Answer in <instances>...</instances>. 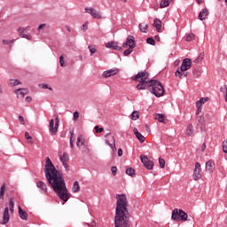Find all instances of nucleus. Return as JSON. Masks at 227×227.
Instances as JSON below:
<instances>
[{
    "mask_svg": "<svg viewBox=\"0 0 227 227\" xmlns=\"http://www.w3.org/2000/svg\"><path fill=\"white\" fill-rule=\"evenodd\" d=\"M44 175L46 180H48V184L51 185L54 192L59 200L64 201V203H67V201L70 200V193H68V189L65 184L63 174L59 170L56 169V167L49 157H46Z\"/></svg>",
    "mask_w": 227,
    "mask_h": 227,
    "instance_id": "1",
    "label": "nucleus"
},
{
    "mask_svg": "<svg viewBox=\"0 0 227 227\" xmlns=\"http://www.w3.org/2000/svg\"><path fill=\"white\" fill-rule=\"evenodd\" d=\"M116 207L114 216L115 227H129L130 226V213L129 212V202L127 201V195L117 194Z\"/></svg>",
    "mask_w": 227,
    "mask_h": 227,
    "instance_id": "2",
    "label": "nucleus"
},
{
    "mask_svg": "<svg viewBox=\"0 0 227 227\" xmlns=\"http://www.w3.org/2000/svg\"><path fill=\"white\" fill-rule=\"evenodd\" d=\"M134 81L139 82L136 87L138 90H146V88H148L149 91L156 97H162L165 93L162 83L157 80H150V74L146 71L138 72L134 77Z\"/></svg>",
    "mask_w": 227,
    "mask_h": 227,
    "instance_id": "3",
    "label": "nucleus"
},
{
    "mask_svg": "<svg viewBox=\"0 0 227 227\" xmlns=\"http://www.w3.org/2000/svg\"><path fill=\"white\" fill-rule=\"evenodd\" d=\"M172 219L173 221H186L188 215L182 209L175 208L172 211Z\"/></svg>",
    "mask_w": 227,
    "mask_h": 227,
    "instance_id": "4",
    "label": "nucleus"
},
{
    "mask_svg": "<svg viewBox=\"0 0 227 227\" xmlns=\"http://www.w3.org/2000/svg\"><path fill=\"white\" fill-rule=\"evenodd\" d=\"M84 13H89L92 19H102V14H100V12L97 11V9L93 7H86L84 9Z\"/></svg>",
    "mask_w": 227,
    "mask_h": 227,
    "instance_id": "5",
    "label": "nucleus"
},
{
    "mask_svg": "<svg viewBox=\"0 0 227 227\" xmlns=\"http://www.w3.org/2000/svg\"><path fill=\"white\" fill-rule=\"evenodd\" d=\"M55 124H54V119H51L50 121V133L51 136H54L58 132V127H59V118L57 116L55 119Z\"/></svg>",
    "mask_w": 227,
    "mask_h": 227,
    "instance_id": "6",
    "label": "nucleus"
},
{
    "mask_svg": "<svg viewBox=\"0 0 227 227\" xmlns=\"http://www.w3.org/2000/svg\"><path fill=\"white\" fill-rule=\"evenodd\" d=\"M59 159L61 162V164L64 166L66 171H68L69 166H68V160H70V157L68 156V153H62L59 155Z\"/></svg>",
    "mask_w": 227,
    "mask_h": 227,
    "instance_id": "7",
    "label": "nucleus"
},
{
    "mask_svg": "<svg viewBox=\"0 0 227 227\" xmlns=\"http://www.w3.org/2000/svg\"><path fill=\"white\" fill-rule=\"evenodd\" d=\"M141 162L146 169H153V161L150 160L146 156H140Z\"/></svg>",
    "mask_w": 227,
    "mask_h": 227,
    "instance_id": "8",
    "label": "nucleus"
},
{
    "mask_svg": "<svg viewBox=\"0 0 227 227\" xmlns=\"http://www.w3.org/2000/svg\"><path fill=\"white\" fill-rule=\"evenodd\" d=\"M122 47L127 49H134L136 47V42L134 41V35H129L126 39V42L123 43Z\"/></svg>",
    "mask_w": 227,
    "mask_h": 227,
    "instance_id": "9",
    "label": "nucleus"
},
{
    "mask_svg": "<svg viewBox=\"0 0 227 227\" xmlns=\"http://www.w3.org/2000/svg\"><path fill=\"white\" fill-rule=\"evenodd\" d=\"M106 144L108 145V146H110L113 153L116 152V142L114 140V137L109 135L106 139Z\"/></svg>",
    "mask_w": 227,
    "mask_h": 227,
    "instance_id": "10",
    "label": "nucleus"
},
{
    "mask_svg": "<svg viewBox=\"0 0 227 227\" xmlns=\"http://www.w3.org/2000/svg\"><path fill=\"white\" fill-rule=\"evenodd\" d=\"M29 29H31V27H27L26 28L24 27L18 28L19 36H20V38H26L27 40H31V35H29V34H24L26 33V31H29Z\"/></svg>",
    "mask_w": 227,
    "mask_h": 227,
    "instance_id": "11",
    "label": "nucleus"
},
{
    "mask_svg": "<svg viewBox=\"0 0 227 227\" xmlns=\"http://www.w3.org/2000/svg\"><path fill=\"white\" fill-rule=\"evenodd\" d=\"M201 164H200L199 162L195 163V169L193 171V180H200L201 178Z\"/></svg>",
    "mask_w": 227,
    "mask_h": 227,
    "instance_id": "12",
    "label": "nucleus"
},
{
    "mask_svg": "<svg viewBox=\"0 0 227 227\" xmlns=\"http://www.w3.org/2000/svg\"><path fill=\"white\" fill-rule=\"evenodd\" d=\"M192 64L191 59H184L180 67L181 72H187L191 68Z\"/></svg>",
    "mask_w": 227,
    "mask_h": 227,
    "instance_id": "13",
    "label": "nucleus"
},
{
    "mask_svg": "<svg viewBox=\"0 0 227 227\" xmlns=\"http://www.w3.org/2000/svg\"><path fill=\"white\" fill-rule=\"evenodd\" d=\"M10 222V208L6 207L4 211L3 221L1 224H8Z\"/></svg>",
    "mask_w": 227,
    "mask_h": 227,
    "instance_id": "14",
    "label": "nucleus"
},
{
    "mask_svg": "<svg viewBox=\"0 0 227 227\" xmlns=\"http://www.w3.org/2000/svg\"><path fill=\"white\" fill-rule=\"evenodd\" d=\"M153 26L156 28L157 33H160V31H162V21L160 20L157 18L154 19Z\"/></svg>",
    "mask_w": 227,
    "mask_h": 227,
    "instance_id": "15",
    "label": "nucleus"
},
{
    "mask_svg": "<svg viewBox=\"0 0 227 227\" xmlns=\"http://www.w3.org/2000/svg\"><path fill=\"white\" fill-rule=\"evenodd\" d=\"M116 74H118V69L117 68L109 69V70H106V71L103 72V77L107 79V77H111L112 75H116Z\"/></svg>",
    "mask_w": 227,
    "mask_h": 227,
    "instance_id": "16",
    "label": "nucleus"
},
{
    "mask_svg": "<svg viewBox=\"0 0 227 227\" xmlns=\"http://www.w3.org/2000/svg\"><path fill=\"white\" fill-rule=\"evenodd\" d=\"M106 49H113L114 51H121V47L118 46V43L109 42L106 43Z\"/></svg>",
    "mask_w": 227,
    "mask_h": 227,
    "instance_id": "17",
    "label": "nucleus"
},
{
    "mask_svg": "<svg viewBox=\"0 0 227 227\" xmlns=\"http://www.w3.org/2000/svg\"><path fill=\"white\" fill-rule=\"evenodd\" d=\"M19 98H24L27 95V90L26 89H18L14 91Z\"/></svg>",
    "mask_w": 227,
    "mask_h": 227,
    "instance_id": "18",
    "label": "nucleus"
},
{
    "mask_svg": "<svg viewBox=\"0 0 227 227\" xmlns=\"http://www.w3.org/2000/svg\"><path fill=\"white\" fill-rule=\"evenodd\" d=\"M207 17H208V9L204 8L200 12L198 18L200 20H205Z\"/></svg>",
    "mask_w": 227,
    "mask_h": 227,
    "instance_id": "19",
    "label": "nucleus"
},
{
    "mask_svg": "<svg viewBox=\"0 0 227 227\" xmlns=\"http://www.w3.org/2000/svg\"><path fill=\"white\" fill-rule=\"evenodd\" d=\"M36 185H37L38 189L41 190V192L43 194H47V184H45V183L39 181V182H37Z\"/></svg>",
    "mask_w": 227,
    "mask_h": 227,
    "instance_id": "20",
    "label": "nucleus"
},
{
    "mask_svg": "<svg viewBox=\"0 0 227 227\" xmlns=\"http://www.w3.org/2000/svg\"><path fill=\"white\" fill-rule=\"evenodd\" d=\"M215 164L212 160L206 162V169L208 171V173H213Z\"/></svg>",
    "mask_w": 227,
    "mask_h": 227,
    "instance_id": "21",
    "label": "nucleus"
},
{
    "mask_svg": "<svg viewBox=\"0 0 227 227\" xmlns=\"http://www.w3.org/2000/svg\"><path fill=\"white\" fill-rule=\"evenodd\" d=\"M18 212H19V215H20V219H22V221H27V213L26 211H24L22 209V207H20V206L18 207Z\"/></svg>",
    "mask_w": 227,
    "mask_h": 227,
    "instance_id": "22",
    "label": "nucleus"
},
{
    "mask_svg": "<svg viewBox=\"0 0 227 227\" xmlns=\"http://www.w3.org/2000/svg\"><path fill=\"white\" fill-rule=\"evenodd\" d=\"M184 72L185 71H182V68L180 67L175 72V75L179 79H184V77H187V73H184Z\"/></svg>",
    "mask_w": 227,
    "mask_h": 227,
    "instance_id": "23",
    "label": "nucleus"
},
{
    "mask_svg": "<svg viewBox=\"0 0 227 227\" xmlns=\"http://www.w3.org/2000/svg\"><path fill=\"white\" fill-rule=\"evenodd\" d=\"M134 134L140 143H145V136H143L137 129H134Z\"/></svg>",
    "mask_w": 227,
    "mask_h": 227,
    "instance_id": "24",
    "label": "nucleus"
},
{
    "mask_svg": "<svg viewBox=\"0 0 227 227\" xmlns=\"http://www.w3.org/2000/svg\"><path fill=\"white\" fill-rule=\"evenodd\" d=\"M186 136H192L194 134V126L192 124H189L186 128Z\"/></svg>",
    "mask_w": 227,
    "mask_h": 227,
    "instance_id": "25",
    "label": "nucleus"
},
{
    "mask_svg": "<svg viewBox=\"0 0 227 227\" xmlns=\"http://www.w3.org/2000/svg\"><path fill=\"white\" fill-rule=\"evenodd\" d=\"M139 29L141 31V33H148V24L146 23H140L138 25Z\"/></svg>",
    "mask_w": 227,
    "mask_h": 227,
    "instance_id": "26",
    "label": "nucleus"
},
{
    "mask_svg": "<svg viewBox=\"0 0 227 227\" xmlns=\"http://www.w3.org/2000/svg\"><path fill=\"white\" fill-rule=\"evenodd\" d=\"M205 102H208V98H201L200 100L196 103V107H201Z\"/></svg>",
    "mask_w": 227,
    "mask_h": 227,
    "instance_id": "27",
    "label": "nucleus"
},
{
    "mask_svg": "<svg viewBox=\"0 0 227 227\" xmlns=\"http://www.w3.org/2000/svg\"><path fill=\"white\" fill-rule=\"evenodd\" d=\"M73 192H79L81 191V186H79V182L75 181L72 187Z\"/></svg>",
    "mask_w": 227,
    "mask_h": 227,
    "instance_id": "28",
    "label": "nucleus"
},
{
    "mask_svg": "<svg viewBox=\"0 0 227 227\" xmlns=\"http://www.w3.org/2000/svg\"><path fill=\"white\" fill-rule=\"evenodd\" d=\"M169 3H171V0H161L160 8H168V6H169Z\"/></svg>",
    "mask_w": 227,
    "mask_h": 227,
    "instance_id": "29",
    "label": "nucleus"
},
{
    "mask_svg": "<svg viewBox=\"0 0 227 227\" xmlns=\"http://www.w3.org/2000/svg\"><path fill=\"white\" fill-rule=\"evenodd\" d=\"M76 146L81 148V146H84V141H82V136H79L77 137Z\"/></svg>",
    "mask_w": 227,
    "mask_h": 227,
    "instance_id": "30",
    "label": "nucleus"
},
{
    "mask_svg": "<svg viewBox=\"0 0 227 227\" xmlns=\"http://www.w3.org/2000/svg\"><path fill=\"white\" fill-rule=\"evenodd\" d=\"M155 120L160 121V123H164V115L161 114H155Z\"/></svg>",
    "mask_w": 227,
    "mask_h": 227,
    "instance_id": "31",
    "label": "nucleus"
},
{
    "mask_svg": "<svg viewBox=\"0 0 227 227\" xmlns=\"http://www.w3.org/2000/svg\"><path fill=\"white\" fill-rule=\"evenodd\" d=\"M126 175H129V176H134V175H136V170L132 168H128L126 169Z\"/></svg>",
    "mask_w": 227,
    "mask_h": 227,
    "instance_id": "32",
    "label": "nucleus"
},
{
    "mask_svg": "<svg viewBox=\"0 0 227 227\" xmlns=\"http://www.w3.org/2000/svg\"><path fill=\"white\" fill-rule=\"evenodd\" d=\"M205 58V54L204 53H200L198 58H196L194 60H193V63H200L201 61H203V59Z\"/></svg>",
    "mask_w": 227,
    "mask_h": 227,
    "instance_id": "33",
    "label": "nucleus"
},
{
    "mask_svg": "<svg viewBox=\"0 0 227 227\" xmlns=\"http://www.w3.org/2000/svg\"><path fill=\"white\" fill-rule=\"evenodd\" d=\"M5 185L3 184L0 188V200H4V189H5Z\"/></svg>",
    "mask_w": 227,
    "mask_h": 227,
    "instance_id": "34",
    "label": "nucleus"
},
{
    "mask_svg": "<svg viewBox=\"0 0 227 227\" xmlns=\"http://www.w3.org/2000/svg\"><path fill=\"white\" fill-rule=\"evenodd\" d=\"M10 84L12 86H19V84H20V81H19L17 79H11L10 80Z\"/></svg>",
    "mask_w": 227,
    "mask_h": 227,
    "instance_id": "35",
    "label": "nucleus"
},
{
    "mask_svg": "<svg viewBox=\"0 0 227 227\" xmlns=\"http://www.w3.org/2000/svg\"><path fill=\"white\" fill-rule=\"evenodd\" d=\"M159 164H160V168H161V169H164L166 166V160H164V159L162 158H159Z\"/></svg>",
    "mask_w": 227,
    "mask_h": 227,
    "instance_id": "36",
    "label": "nucleus"
},
{
    "mask_svg": "<svg viewBox=\"0 0 227 227\" xmlns=\"http://www.w3.org/2000/svg\"><path fill=\"white\" fill-rule=\"evenodd\" d=\"M221 93H224L225 91V102H227V85H223V87L220 88Z\"/></svg>",
    "mask_w": 227,
    "mask_h": 227,
    "instance_id": "37",
    "label": "nucleus"
},
{
    "mask_svg": "<svg viewBox=\"0 0 227 227\" xmlns=\"http://www.w3.org/2000/svg\"><path fill=\"white\" fill-rule=\"evenodd\" d=\"M39 88H42V90H50V91H52V87H49V85L44 83L39 84Z\"/></svg>",
    "mask_w": 227,
    "mask_h": 227,
    "instance_id": "38",
    "label": "nucleus"
},
{
    "mask_svg": "<svg viewBox=\"0 0 227 227\" xmlns=\"http://www.w3.org/2000/svg\"><path fill=\"white\" fill-rule=\"evenodd\" d=\"M197 121L200 124L203 125L205 123V116L200 115L197 117Z\"/></svg>",
    "mask_w": 227,
    "mask_h": 227,
    "instance_id": "39",
    "label": "nucleus"
},
{
    "mask_svg": "<svg viewBox=\"0 0 227 227\" xmlns=\"http://www.w3.org/2000/svg\"><path fill=\"white\" fill-rule=\"evenodd\" d=\"M25 138L28 141V143L30 145H33V141H31V139H33V137H31V136H29V132H25Z\"/></svg>",
    "mask_w": 227,
    "mask_h": 227,
    "instance_id": "40",
    "label": "nucleus"
},
{
    "mask_svg": "<svg viewBox=\"0 0 227 227\" xmlns=\"http://www.w3.org/2000/svg\"><path fill=\"white\" fill-rule=\"evenodd\" d=\"M192 74H193L194 77H200V75H201V70L193 69Z\"/></svg>",
    "mask_w": 227,
    "mask_h": 227,
    "instance_id": "41",
    "label": "nucleus"
},
{
    "mask_svg": "<svg viewBox=\"0 0 227 227\" xmlns=\"http://www.w3.org/2000/svg\"><path fill=\"white\" fill-rule=\"evenodd\" d=\"M131 118H132V120H137V118H139V112L134 111V112L131 114Z\"/></svg>",
    "mask_w": 227,
    "mask_h": 227,
    "instance_id": "42",
    "label": "nucleus"
},
{
    "mask_svg": "<svg viewBox=\"0 0 227 227\" xmlns=\"http://www.w3.org/2000/svg\"><path fill=\"white\" fill-rule=\"evenodd\" d=\"M13 208H14L13 199H10V201H9V210H10V212H13Z\"/></svg>",
    "mask_w": 227,
    "mask_h": 227,
    "instance_id": "43",
    "label": "nucleus"
},
{
    "mask_svg": "<svg viewBox=\"0 0 227 227\" xmlns=\"http://www.w3.org/2000/svg\"><path fill=\"white\" fill-rule=\"evenodd\" d=\"M194 38H195L194 34H189V35L186 36V42H192Z\"/></svg>",
    "mask_w": 227,
    "mask_h": 227,
    "instance_id": "44",
    "label": "nucleus"
},
{
    "mask_svg": "<svg viewBox=\"0 0 227 227\" xmlns=\"http://www.w3.org/2000/svg\"><path fill=\"white\" fill-rule=\"evenodd\" d=\"M41 29H49V25H47V24L39 25L37 27V30L40 31Z\"/></svg>",
    "mask_w": 227,
    "mask_h": 227,
    "instance_id": "45",
    "label": "nucleus"
},
{
    "mask_svg": "<svg viewBox=\"0 0 227 227\" xmlns=\"http://www.w3.org/2000/svg\"><path fill=\"white\" fill-rule=\"evenodd\" d=\"M2 42H3L4 45H10V43H13V42H15V39H12V40L4 39Z\"/></svg>",
    "mask_w": 227,
    "mask_h": 227,
    "instance_id": "46",
    "label": "nucleus"
},
{
    "mask_svg": "<svg viewBox=\"0 0 227 227\" xmlns=\"http://www.w3.org/2000/svg\"><path fill=\"white\" fill-rule=\"evenodd\" d=\"M146 42H147V43H149V45H155V40L153 39V37H148L146 39Z\"/></svg>",
    "mask_w": 227,
    "mask_h": 227,
    "instance_id": "47",
    "label": "nucleus"
},
{
    "mask_svg": "<svg viewBox=\"0 0 227 227\" xmlns=\"http://www.w3.org/2000/svg\"><path fill=\"white\" fill-rule=\"evenodd\" d=\"M89 51L90 52V56H93L95 52H97V49L93 46H89Z\"/></svg>",
    "mask_w": 227,
    "mask_h": 227,
    "instance_id": "48",
    "label": "nucleus"
},
{
    "mask_svg": "<svg viewBox=\"0 0 227 227\" xmlns=\"http://www.w3.org/2000/svg\"><path fill=\"white\" fill-rule=\"evenodd\" d=\"M223 153H227V140L223 142Z\"/></svg>",
    "mask_w": 227,
    "mask_h": 227,
    "instance_id": "49",
    "label": "nucleus"
},
{
    "mask_svg": "<svg viewBox=\"0 0 227 227\" xmlns=\"http://www.w3.org/2000/svg\"><path fill=\"white\" fill-rule=\"evenodd\" d=\"M59 64H60V67H65V58L63 57V55L59 57Z\"/></svg>",
    "mask_w": 227,
    "mask_h": 227,
    "instance_id": "50",
    "label": "nucleus"
},
{
    "mask_svg": "<svg viewBox=\"0 0 227 227\" xmlns=\"http://www.w3.org/2000/svg\"><path fill=\"white\" fill-rule=\"evenodd\" d=\"M130 54H132V49H127V50H125L124 51H123V55L124 56H129V55H130Z\"/></svg>",
    "mask_w": 227,
    "mask_h": 227,
    "instance_id": "51",
    "label": "nucleus"
},
{
    "mask_svg": "<svg viewBox=\"0 0 227 227\" xmlns=\"http://www.w3.org/2000/svg\"><path fill=\"white\" fill-rule=\"evenodd\" d=\"M73 120H74V121H77V120H79V112L75 111L74 114H73Z\"/></svg>",
    "mask_w": 227,
    "mask_h": 227,
    "instance_id": "52",
    "label": "nucleus"
},
{
    "mask_svg": "<svg viewBox=\"0 0 227 227\" xmlns=\"http://www.w3.org/2000/svg\"><path fill=\"white\" fill-rule=\"evenodd\" d=\"M95 130L98 134H100L101 132H104V128H99L98 126H96Z\"/></svg>",
    "mask_w": 227,
    "mask_h": 227,
    "instance_id": "53",
    "label": "nucleus"
},
{
    "mask_svg": "<svg viewBox=\"0 0 227 227\" xmlns=\"http://www.w3.org/2000/svg\"><path fill=\"white\" fill-rule=\"evenodd\" d=\"M81 29L82 31H86L88 29V21L82 25Z\"/></svg>",
    "mask_w": 227,
    "mask_h": 227,
    "instance_id": "54",
    "label": "nucleus"
},
{
    "mask_svg": "<svg viewBox=\"0 0 227 227\" xmlns=\"http://www.w3.org/2000/svg\"><path fill=\"white\" fill-rule=\"evenodd\" d=\"M117 171H118V168L116 167L111 168V172L114 176L116 175Z\"/></svg>",
    "mask_w": 227,
    "mask_h": 227,
    "instance_id": "55",
    "label": "nucleus"
},
{
    "mask_svg": "<svg viewBox=\"0 0 227 227\" xmlns=\"http://www.w3.org/2000/svg\"><path fill=\"white\" fill-rule=\"evenodd\" d=\"M19 120L21 122V125H25L26 124V121H24V117L22 115L19 116Z\"/></svg>",
    "mask_w": 227,
    "mask_h": 227,
    "instance_id": "56",
    "label": "nucleus"
},
{
    "mask_svg": "<svg viewBox=\"0 0 227 227\" xmlns=\"http://www.w3.org/2000/svg\"><path fill=\"white\" fill-rule=\"evenodd\" d=\"M201 111H202L201 106H197V110L195 112V114H197V115L200 114L201 113Z\"/></svg>",
    "mask_w": 227,
    "mask_h": 227,
    "instance_id": "57",
    "label": "nucleus"
},
{
    "mask_svg": "<svg viewBox=\"0 0 227 227\" xmlns=\"http://www.w3.org/2000/svg\"><path fill=\"white\" fill-rule=\"evenodd\" d=\"M121 155H123V150H121V148L118 149V156L121 157Z\"/></svg>",
    "mask_w": 227,
    "mask_h": 227,
    "instance_id": "58",
    "label": "nucleus"
},
{
    "mask_svg": "<svg viewBox=\"0 0 227 227\" xmlns=\"http://www.w3.org/2000/svg\"><path fill=\"white\" fill-rule=\"evenodd\" d=\"M74 143V132H71V137H70V143Z\"/></svg>",
    "mask_w": 227,
    "mask_h": 227,
    "instance_id": "59",
    "label": "nucleus"
},
{
    "mask_svg": "<svg viewBox=\"0 0 227 227\" xmlns=\"http://www.w3.org/2000/svg\"><path fill=\"white\" fill-rule=\"evenodd\" d=\"M25 100L26 102H31V100L33 99L31 98V97H27Z\"/></svg>",
    "mask_w": 227,
    "mask_h": 227,
    "instance_id": "60",
    "label": "nucleus"
},
{
    "mask_svg": "<svg viewBox=\"0 0 227 227\" xmlns=\"http://www.w3.org/2000/svg\"><path fill=\"white\" fill-rule=\"evenodd\" d=\"M207 148V145L206 144H202V146H201V149H202V152Z\"/></svg>",
    "mask_w": 227,
    "mask_h": 227,
    "instance_id": "61",
    "label": "nucleus"
},
{
    "mask_svg": "<svg viewBox=\"0 0 227 227\" xmlns=\"http://www.w3.org/2000/svg\"><path fill=\"white\" fill-rule=\"evenodd\" d=\"M154 39L157 40V42H160V37L159 35H155L154 36Z\"/></svg>",
    "mask_w": 227,
    "mask_h": 227,
    "instance_id": "62",
    "label": "nucleus"
},
{
    "mask_svg": "<svg viewBox=\"0 0 227 227\" xmlns=\"http://www.w3.org/2000/svg\"><path fill=\"white\" fill-rule=\"evenodd\" d=\"M70 148H74V141H72V140L70 142Z\"/></svg>",
    "mask_w": 227,
    "mask_h": 227,
    "instance_id": "63",
    "label": "nucleus"
},
{
    "mask_svg": "<svg viewBox=\"0 0 227 227\" xmlns=\"http://www.w3.org/2000/svg\"><path fill=\"white\" fill-rule=\"evenodd\" d=\"M196 3H197L198 4H201V3H203V1H202V0H196Z\"/></svg>",
    "mask_w": 227,
    "mask_h": 227,
    "instance_id": "64",
    "label": "nucleus"
}]
</instances>
